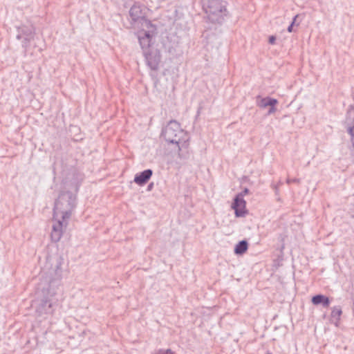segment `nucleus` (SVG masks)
<instances>
[{
	"label": "nucleus",
	"instance_id": "obj_1",
	"mask_svg": "<svg viewBox=\"0 0 354 354\" xmlns=\"http://www.w3.org/2000/svg\"><path fill=\"white\" fill-rule=\"evenodd\" d=\"M82 180L81 174H76L74 178H67L64 183V189L55 202L52 231V241H60L68 225V221L76 206V194Z\"/></svg>",
	"mask_w": 354,
	"mask_h": 354
},
{
	"label": "nucleus",
	"instance_id": "obj_2",
	"mask_svg": "<svg viewBox=\"0 0 354 354\" xmlns=\"http://www.w3.org/2000/svg\"><path fill=\"white\" fill-rule=\"evenodd\" d=\"M64 265L63 255L56 253L47 257L46 262L41 268L39 275V288L46 300L57 295L63 277Z\"/></svg>",
	"mask_w": 354,
	"mask_h": 354
},
{
	"label": "nucleus",
	"instance_id": "obj_3",
	"mask_svg": "<svg viewBox=\"0 0 354 354\" xmlns=\"http://www.w3.org/2000/svg\"><path fill=\"white\" fill-rule=\"evenodd\" d=\"M162 136L167 143L174 145L178 152L188 147L189 136L175 120L167 124L162 130Z\"/></svg>",
	"mask_w": 354,
	"mask_h": 354
},
{
	"label": "nucleus",
	"instance_id": "obj_4",
	"mask_svg": "<svg viewBox=\"0 0 354 354\" xmlns=\"http://www.w3.org/2000/svg\"><path fill=\"white\" fill-rule=\"evenodd\" d=\"M203 9L212 22L221 23L227 12L225 2L221 0H203Z\"/></svg>",
	"mask_w": 354,
	"mask_h": 354
},
{
	"label": "nucleus",
	"instance_id": "obj_5",
	"mask_svg": "<svg viewBox=\"0 0 354 354\" xmlns=\"http://www.w3.org/2000/svg\"><path fill=\"white\" fill-rule=\"evenodd\" d=\"M143 26L145 28L135 29L136 35L139 41L143 53L152 48V39L156 34V26L151 22H145Z\"/></svg>",
	"mask_w": 354,
	"mask_h": 354
},
{
	"label": "nucleus",
	"instance_id": "obj_6",
	"mask_svg": "<svg viewBox=\"0 0 354 354\" xmlns=\"http://www.w3.org/2000/svg\"><path fill=\"white\" fill-rule=\"evenodd\" d=\"M129 17L133 29L145 28L143 24L145 22H151L145 17V8L137 3L130 8Z\"/></svg>",
	"mask_w": 354,
	"mask_h": 354
},
{
	"label": "nucleus",
	"instance_id": "obj_7",
	"mask_svg": "<svg viewBox=\"0 0 354 354\" xmlns=\"http://www.w3.org/2000/svg\"><path fill=\"white\" fill-rule=\"evenodd\" d=\"M143 54L149 68L151 70H157L161 59L160 51L153 48L144 52Z\"/></svg>",
	"mask_w": 354,
	"mask_h": 354
},
{
	"label": "nucleus",
	"instance_id": "obj_8",
	"mask_svg": "<svg viewBox=\"0 0 354 354\" xmlns=\"http://www.w3.org/2000/svg\"><path fill=\"white\" fill-rule=\"evenodd\" d=\"M34 34V28L32 26H22L18 28L17 39H21L23 47L26 48L30 41L33 39Z\"/></svg>",
	"mask_w": 354,
	"mask_h": 354
},
{
	"label": "nucleus",
	"instance_id": "obj_9",
	"mask_svg": "<svg viewBox=\"0 0 354 354\" xmlns=\"http://www.w3.org/2000/svg\"><path fill=\"white\" fill-rule=\"evenodd\" d=\"M345 125L350 136L351 143L354 147V108L351 107L347 111Z\"/></svg>",
	"mask_w": 354,
	"mask_h": 354
},
{
	"label": "nucleus",
	"instance_id": "obj_10",
	"mask_svg": "<svg viewBox=\"0 0 354 354\" xmlns=\"http://www.w3.org/2000/svg\"><path fill=\"white\" fill-rule=\"evenodd\" d=\"M232 207L234 209L236 216L241 217L245 215V201L243 198V194H239L235 197Z\"/></svg>",
	"mask_w": 354,
	"mask_h": 354
},
{
	"label": "nucleus",
	"instance_id": "obj_11",
	"mask_svg": "<svg viewBox=\"0 0 354 354\" xmlns=\"http://www.w3.org/2000/svg\"><path fill=\"white\" fill-rule=\"evenodd\" d=\"M152 174L153 171L151 169H146L136 175L134 182L139 185H143L150 179Z\"/></svg>",
	"mask_w": 354,
	"mask_h": 354
},
{
	"label": "nucleus",
	"instance_id": "obj_12",
	"mask_svg": "<svg viewBox=\"0 0 354 354\" xmlns=\"http://www.w3.org/2000/svg\"><path fill=\"white\" fill-rule=\"evenodd\" d=\"M278 103L277 100L270 97H261L258 96L257 98V105L260 108L264 109L267 106H274Z\"/></svg>",
	"mask_w": 354,
	"mask_h": 354
},
{
	"label": "nucleus",
	"instance_id": "obj_13",
	"mask_svg": "<svg viewBox=\"0 0 354 354\" xmlns=\"http://www.w3.org/2000/svg\"><path fill=\"white\" fill-rule=\"evenodd\" d=\"M311 301L314 305H319L322 304L324 307H328L330 304V300L328 297L323 295H317L313 297Z\"/></svg>",
	"mask_w": 354,
	"mask_h": 354
},
{
	"label": "nucleus",
	"instance_id": "obj_14",
	"mask_svg": "<svg viewBox=\"0 0 354 354\" xmlns=\"http://www.w3.org/2000/svg\"><path fill=\"white\" fill-rule=\"evenodd\" d=\"M248 248V242L245 240H243L236 245L234 248V253L236 254H243L247 251Z\"/></svg>",
	"mask_w": 354,
	"mask_h": 354
},
{
	"label": "nucleus",
	"instance_id": "obj_15",
	"mask_svg": "<svg viewBox=\"0 0 354 354\" xmlns=\"http://www.w3.org/2000/svg\"><path fill=\"white\" fill-rule=\"evenodd\" d=\"M342 313V309L339 306H335L332 308L331 311V317L332 319H335V324L337 326V322L340 319V316Z\"/></svg>",
	"mask_w": 354,
	"mask_h": 354
},
{
	"label": "nucleus",
	"instance_id": "obj_16",
	"mask_svg": "<svg viewBox=\"0 0 354 354\" xmlns=\"http://www.w3.org/2000/svg\"><path fill=\"white\" fill-rule=\"evenodd\" d=\"M297 17H298V15H296V16L294 17L292 22V23H291V24L288 26V31L289 32H292V28H293V26H294V24H295V21H296V19H297Z\"/></svg>",
	"mask_w": 354,
	"mask_h": 354
},
{
	"label": "nucleus",
	"instance_id": "obj_17",
	"mask_svg": "<svg viewBox=\"0 0 354 354\" xmlns=\"http://www.w3.org/2000/svg\"><path fill=\"white\" fill-rule=\"evenodd\" d=\"M275 111H276V108L274 107V106H270V108L268 112V115L272 114V113H275Z\"/></svg>",
	"mask_w": 354,
	"mask_h": 354
},
{
	"label": "nucleus",
	"instance_id": "obj_18",
	"mask_svg": "<svg viewBox=\"0 0 354 354\" xmlns=\"http://www.w3.org/2000/svg\"><path fill=\"white\" fill-rule=\"evenodd\" d=\"M275 40H276V38L274 36H270L269 38V43L271 44H274Z\"/></svg>",
	"mask_w": 354,
	"mask_h": 354
},
{
	"label": "nucleus",
	"instance_id": "obj_19",
	"mask_svg": "<svg viewBox=\"0 0 354 354\" xmlns=\"http://www.w3.org/2000/svg\"><path fill=\"white\" fill-rule=\"evenodd\" d=\"M298 181H299V180H298V179H296V178H295V179H288V180H287V183H297V182H298Z\"/></svg>",
	"mask_w": 354,
	"mask_h": 354
},
{
	"label": "nucleus",
	"instance_id": "obj_20",
	"mask_svg": "<svg viewBox=\"0 0 354 354\" xmlns=\"http://www.w3.org/2000/svg\"><path fill=\"white\" fill-rule=\"evenodd\" d=\"M248 192H249L248 189L245 188L244 190L241 194H243V197L244 195L247 194Z\"/></svg>",
	"mask_w": 354,
	"mask_h": 354
},
{
	"label": "nucleus",
	"instance_id": "obj_21",
	"mask_svg": "<svg viewBox=\"0 0 354 354\" xmlns=\"http://www.w3.org/2000/svg\"><path fill=\"white\" fill-rule=\"evenodd\" d=\"M153 186V183L150 184L149 186H148V189L150 190L151 189Z\"/></svg>",
	"mask_w": 354,
	"mask_h": 354
},
{
	"label": "nucleus",
	"instance_id": "obj_22",
	"mask_svg": "<svg viewBox=\"0 0 354 354\" xmlns=\"http://www.w3.org/2000/svg\"><path fill=\"white\" fill-rule=\"evenodd\" d=\"M167 353L171 352L170 349H168V350L167 351Z\"/></svg>",
	"mask_w": 354,
	"mask_h": 354
},
{
	"label": "nucleus",
	"instance_id": "obj_23",
	"mask_svg": "<svg viewBox=\"0 0 354 354\" xmlns=\"http://www.w3.org/2000/svg\"><path fill=\"white\" fill-rule=\"evenodd\" d=\"M48 307H49V308H50V307H51V304H48Z\"/></svg>",
	"mask_w": 354,
	"mask_h": 354
}]
</instances>
